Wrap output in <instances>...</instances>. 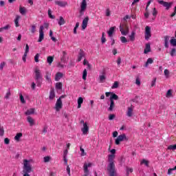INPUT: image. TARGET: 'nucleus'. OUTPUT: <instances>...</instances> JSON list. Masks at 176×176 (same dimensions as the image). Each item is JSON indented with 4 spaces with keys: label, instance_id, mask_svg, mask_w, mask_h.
<instances>
[{
    "label": "nucleus",
    "instance_id": "nucleus-1",
    "mask_svg": "<svg viewBox=\"0 0 176 176\" xmlns=\"http://www.w3.org/2000/svg\"><path fill=\"white\" fill-rule=\"evenodd\" d=\"M111 154L108 155L109 164L107 166V171L110 176H116V168L115 166V153L116 150L113 148L110 150Z\"/></svg>",
    "mask_w": 176,
    "mask_h": 176
},
{
    "label": "nucleus",
    "instance_id": "nucleus-2",
    "mask_svg": "<svg viewBox=\"0 0 176 176\" xmlns=\"http://www.w3.org/2000/svg\"><path fill=\"white\" fill-rule=\"evenodd\" d=\"M32 171V166H31V164H30V161L28 160H23V176H30V173Z\"/></svg>",
    "mask_w": 176,
    "mask_h": 176
},
{
    "label": "nucleus",
    "instance_id": "nucleus-3",
    "mask_svg": "<svg viewBox=\"0 0 176 176\" xmlns=\"http://www.w3.org/2000/svg\"><path fill=\"white\" fill-rule=\"evenodd\" d=\"M34 79L36 82L38 87H41V85H42V72L38 68L36 67L34 69Z\"/></svg>",
    "mask_w": 176,
    "mask_h": 176
},
{
    "label": "nucleus",
    "instance_id": "nucleus-4",
    "mask_svg": "<svg viewBox=\"0 0 176 176\" xmlns=\"http://www.w3.org/2000/svg\"><path fill=\"white\" fill-rule=\"evenodd\" d=\"M120 31L122 34V35H127L129 34V26H127V24L123 23L120 25Z\"/></svg>",
    "mask_w": 176,
    "mask_h": 176
},
{
    "label": "nucleus",
    "instance_id": "nucleus-5",
    "mask_svg": "<svg viewBox=\"0 0 176 176\" xmlns=\"http://www.w3.org/2000/svg\"><path fill=\"white\" fill-rule=\"evenodd\" d=\"M129 139H127V136H126V134L123 133L122 135H120L116 139V145H120V142H122V141H127Z\"/></svg>",
    "mask_w": 176,
    "mask_h": 176
},
{
    "label": "nucleus",
    "instance_id": "nucleus-6",
    "mask_svg": "<svg viewBox=\"0 0 176 176\" xmlns=\"http://www.w3.org/2000/svg\"><path fill=\"white\" fill-rule=\"evenodd\" d=\"M87 8V2L86 0H82L80 4V16H83L85 11Z\"/></svg>",
    "mask_w": 176,
    "mask_h": 176
},
{
    "label": "nucleus",
    "instance_id": "nucleus-7",
    "mask_svg": "<svg viewBox=\"0 0 176 176\" xmlns=\"http://www.w3.org/2000/svg\"><path fill=\"white\" fill-rule=\"evenodd\" d=\"M158 3H160V5H162V6H164V8H166V10H168V9H170V8H171V6H173V2H166L164 1L163 0H158L157 1Z\"/></svg>",
    "mask_w": 176,
    "mask_h": 176
},
{
    "label": "nucleus",
    "instance_id": "nucleus-8",
    "mask_svg": "<svg viewBox=\"0 0 176 176\" xmlns=\"http://www.w3.org/2000/svg\"><path fill=\"white\" fill-rule=\"evenodd\" d=\"M92 166L91 163H85L83 166L84 168V176H89L90 174V170H89V167H91Z\"/></svg>",
    "mask_w": 176,
    "mask_h": 176
},
{
    "label": "nucleus",
    "instance_id": "nucleus-9",
    "mask_svg": "<svg viewBox=\"0 0 176 176\" xmlns=\"http://www.w3.org/2000/svg\"><path fill=\"white\" fill-rule=\"evenodd\" d=\"M152 36L151 34V28L149 26H146L145 28V33H144V38L146 41H149V38Z\"/></svg>",
    "mask_w": 176,
    "mask_h": 176
},
{
    "label": "nucleus",
    "instance_id": "nucleus-10",
    "mask_svg": "<svg viewBox=\"0 0 176 176\" xmlns=\"http://www.w3.org/2000/svg\"><path fill=\"white\" fill-rule=\"evenodd\" d=\"M43 25H41L39 28V38L38 40V42H42L43 39H45V34L43 32Z\"/></svg>",
    "mask_w": 176,
    "mask_h": 176
},
{
    "label": "nucleus",
    "instance_id": "nucleus-11",
    "mask_svg": "<svg viewBox=\"0 0 176 176\" xmlns=\"http://www.w3.org/2000/svg\"><path fill=\"white\" fill-rule=\"evenodd\" d=\"M61 108H63V101H61V98H59L55 104V109L57 112H58Z\"/></svg>",
    "mask_w": 176,
    "mask_h": 176
},
{
    "label": "nucleus",
    "instance_id": "nucleus-12",
    "mask_svg": "<svg viewBox=\"0 0 176 176\" xmlns=\"http://www.w3.org/2000/svg\"><path fill=\"white\" fill-rule=\"evenodd\" d=\"M133 111H134V106L131 104V107H129L127 108L126 116H128V118H131V116H133Z\"/></svg>",
    "mask_w": 176,
    "mask_h": 176
},
{
    "label": "nucleus",
    "instance_id": "nucleus-13",
    "mask_svg": "<svg viewBox=\"0 0 176 176\" xmlns=\"http://www.w3.org/2000/svg\"><path fill=\"white\" fill-rule=\"evenodd\" d=\"M55 4L60 8H65L68 5V3L67 1H56Z\"/></svg>",
    "mask_w": 176,
    "mask_h": 176
},
{
    "label": "nucleus",
    "instance_id": "nucleus-14",
    "mask_svg": "<svg viewBox=\"0 0 176 176\" xmlns=\"http://www.w3.org/2000/svg\"><path fill=\"white\" fill-rule=\"evenodd\" d=\"M89 23V16L85 17L82 21V28L86 30L87 28V23Z\"/></svg>",
    "mask_w": 176,
    "mask_h": 176
},
{
    "label": "nucleus",
    "instance_id": "nucleus-15",
    "mask_svg": "<svg viewBox=\"0 0 176 176\" xmlns=\"http://www.w3.org/2000/svg\"><path fill=\"white\" fill-rule=\"evenodd\" d=\"M164 47H166V49H168V41H170V36H164Z\"/></svg>",
    "mask_w": 176,
    "mask_h": 176
},
{
    "label": "nucleus",
    "instance_id": "nucleus-16",
    "mask_svg": "<svg viewBox=\"0 0 176 176\" xmlns=\"http://www.w3.org/2000/svg\"><path fill=\"white\" fill-rule=\"evenodd\" d=\"M81 131H82V134L84 135H86L87 134V133H89V126H87V124H84Z\"/></svg>",
    "mask_w": 176,
    "mask_h": 176
},
{
    "label": "nucleus",
    "instance_id": "nucleus-17",
    "mask_svg": "<svg viewBox=\"0 0 176 176\" xmlns=\"http://www.w3.org/2000/svg\"><path fill=\"white\" fill-rule=\"evenodd\" d=\"M151 52V43H148L146 44V47L144 49V54H148Z\"/></svg>",
    "mask_w": 176,
    "mask_h": 176
},
{
    "label": "nucleus",
    "instance_id": "nucleus-18",
    "mask_svg": "<svg viewBox=\"0 0 176 176\" xmlns=\"http://www.w3.org/2000/svg\"><path fill=\"white\" fill-rule=\"evenodd\" d=\"M34 113H35V109H30L25 111V115L30 116V115H34Z\"/></svg>",
    "mask_w": 176,
    "mask_h": 176
},
{
    "label": "nucleus",
    "instance_id": "nucleus-19",
    "mask_svg": "<svg viewBox=\"0 0 176 176\" xmlns=\"http://www.w3.org/2000/svg\"><path fill=\"white\" fill-rule=\"evenodd\" d=\"M64 74H63V73L58 72L56 73V76H55V80L56 82H58V80H60V79H61V78H63Z\"/></svg>",
    "mask_w": 176,
    "mask_h": 176
},
{
    "label": "nucleus",
    "instance_id": "nucleus-20",
    "mask_svg": "<svg viewBox=\"0 0 176 176\" xmlns=\"http://www.w3.org/2000/svg\"><path fill=\"white\" fill-rule=\"evenodd\" d=\"M27 120L28 123L30 124V126H34L35 125V120L32 119V117L28 116L27 118Z\"/></svg>",
    "mask_w": 176,
    "mask_h": 176
},
{
    "label": "nucleus",
    "instance_id": "nucleus-21",
    "mask_svg": "<svg viewBox=\"0 0 176 176\" xmlns=\"http://www.w3.org/2000/svg\"><path fill=\"white\" fill-rule=\"evenodd\" d=\"M149 64H153V59L152 58H148L147 59V61L146 62L144 67H145L146 68H148Z\"/></svg>",
    "mask_w": 176,
    "mask_h": 176
},
{
    "label": "nucleus",
    "instance_id": "nucleus-22",
    "mask_svg": "<svg viewBox=\"0 0 176 176\" xmlns=\"http://www.w3.org/2000/svg\"><path fill=\"white\" fill-rule=\"evenodd\" d=\"M85 57V52H83L82 50H80V52L78 54V61H82V58Z\"/></svg>",
    "mask_w": 176,
    "mask_h": 176
},
{
    "label": "nucleus",
    "instance_id": "nucleus-23",
    "mask_svg": "<svg viewBox=\"0 0 176 176\" xmlns=\"http://www.w3.org/2000/svg\"><path fill=\"white\" fill-rule=\"evenodd\" d=\"M111 94L112 95L110 96V101H113V100H119V96L116 95V94H113V92H111Z\"/></svg>",
    "mask_w": 176,
    "mask_h": 176
},
{
    "label": "nucleus",
    "instance_id": "nucleus-24",
    "mask_svg": "<svg viewBox=\"0 0 176 176\" xmlns=\"http://www.w3.org/2000/svg\"><path fill=\"white\" fill-rule=\"evenodd\" d=\"M54 97H56V94L54 93V89H51L50 92V100H54Z\"/></svg>",
    "mask_w": 176,
    "mask_h": 176
},
{
    "label": "nucleus",
    "instance_id": "nucleus-25",
    "mask_svg": "<svg viewBox=\"0 0 176 176\" xmlns=\"http://www.w3.org/2000/svg\"><path fill=\"white\" fill-rule=\"evenodd\" d=\"M114 31H115V28L114 27H111V28H110V29L107 32V34H108V35H109V36L110 38H111V36L113 35Z\"/></svg>",
    "mask_w": 176,
    "mask_h": 176
},
{
    "label": "nucleus",
    "instance_id": "nucleus-26",
    "mask_svg": "<svg viewBox=\"0 0 176 176\" xmlns=\"http://www.w3.org/2000/svg\"><path fill=\"white\" fill-rule=\"evenodd\" d=\"M51 76H52V74L49 72H45V78L46 80H47V82H52V78H50Z\"/></svg>",
    "mask_w": 176,
    "mask_h": 176
},
{
    "label": "nucleus",
    "instance_id": "nucleus-27",
    "mask_svg": "<svg viewBox=\"0 0 176 176\" xmlns=\"http://www.w3.org/2000/svg\"><path fill=\"white\" fill-rule=\"evenodd\" d=\"M63 56L60 59L61 63H65L67 61V52L65 51L63 52Z\"/></svg>",
    "mask_w": 176,
    "mask_h": 176
},
{
    "label": "nucleus",
    "instance_id": "nucleus-28",
    "mask_svg": "<svg viewBox=\"0 0 176 176\" xmlns=\"http://www.w3.org/2000/svg\"><path fill=\"white\" fill-rule=\"evenodd\" d=\"M58 25H64L65 24V20L63 16L59 17V20L58 21Z\"/></svg>",
    "mask_w": 176,
    "mask_h": 176
},
{
    "label": "nucleus",
    "instance_id": "nucleus-29",
    "mask_svg": "<svg viewBox=\"0 0 176 176\" xmlns=\"http://www.w3.org/2000/svg\"><path fill=\"white\" fill-rule=\"evenodd\" d=\"M129 38L131 42H134V41H135V32L133 31L131 32V35H129Z\"/></svg>",
    "mask_w": 176,
    "mask_h": 176
},
{
    "label": "nucleus",
    "instance_id": "nucleus-30",
    "mask_svg": "<svg viewBox=\"0 0 176 176\" xmlns=\"http://www.w3.org/2000/svg\"><path fill=\"white\" fill-rule=\"evenodd\" d=\"M113 108H115V102L114 101H110V107L108 109V111H113Z\"/></svg>",
    "mask_w": 176,
    "mask_h": 176
},
{
    "label": "nucleus",
    "instance_id": "nucleus-31",
    "mask_svg": "<svg viewBox=\"0 0 176 176\" xmlns=\"http://www.w3.org/2000/svg\"><path fill=\"white\" fill-rule=\"evenodd\" d=\"M19 20H20V16L16 15V19H14L15 27H20V24H19Z\"/></svg>",
    "mask_w": 176,
    "mask_h": 176
},
{
    "label": "nucleus",
    "instance_id": "nucleus-32",
    "mask_svg": "<svg viewBox=\"0 0 176 176\" xmlns=\"http://www.w3.org/2000/svg\"><path fill=\"white\" fill-rule=\"evenodd\" d=\"M23 137V133H16V136L14 137V140L16 141H20V138Z\"/></svg>",
    "mask_w": 176,
    "mask_h": 176
},
{
    "label": "nucleus",
    "instance_id": "nucleus-33",
    "mask_svg": "<svg viewBox=\"0 0 176 176\" xmlns=\"http://www.w3.org/2000/svg\"><path fill=\"white\" fill-rule=\"evenodd\" d=\"M141 164H144L146 166V167H149V161L145 160V159H143L141 162H140Z\"/></svg>",
    "mask_w": 176,
    "mask_h": 176
},
{
    "label": "nucleus",
    "instance_id": "nucleus-34",
    "mask_svg": "<svg viewBox=\"0 0 176 176\" xmlns=\"http://www.w3.org/2000/svg\"><path fill=\"white\" fill-rule=\"evenodd\" d=\"M53 60H54V58L53 56H48L47 58V63H48V64L51 65L52 63H53Z\"/></svg>",
    "mask_w": 176,
    "mask_h": 176
},
{
    "label": "nucleus",
    "instance_id": "nucleus-35",
    "mask_svg": "<svg viewBox=\"0 0 176 176\" xmlns=\"http://www.w3.org/2000/svg\"><path fill=\"white\" fill-rule=\"evenodd\" d=\"M56 89L58 90H61L63 89V83L62 82H56Z\"/></svg>",
    "mask_w": 176,
    "mask_h": 176
},
{
    "label": "nucleus",
    "instance_id": "nucleus-36",
    "mask_svg": "<svg viewBox=\"0 0 176 176\" xmlns=\"http://www.w3.org/2000/svg\"><path fill=\"white\" fill-rule=\"evenodd\" d=\"M87 77V69H85L82 72V79L86 80V78Z\"/></svg>",
    "mask_w": 176,
    "mask_h": 176
},
{
    "label": "nucleus",
    "instance_id": "nucleus-37",
    "mask_svg": "<svg viewBox=\"0 0 176 176\" xmlns=\"http://www.w3.org/2000/svg\"><path fill=\"white\" fill-rule=\"evenodd\" d=\"M11 94H12L10 93V89H8V91L4 97L6 98V100H9V98L10 97Z\"/></svg>",
    "mask_w": 176,
    "mask_h": 176
},
{
    "label": "nucleus",
    "instance_id": "nucleus-38",
    "mask_svg": "<svg viewBox=\"0 0 176 176\" xmlns=\"http://www.w3.org/2000/svg\"><path fill=\"white\" fill-rule=\"evenodd\" d=\"M101 42L102 43H105V42H107V39L105 38V32L102 33Z\"/></svg>",
    "mask_w": 176,
    "mask_h": 176
},
{
    "label": "nucleus",
    "instance_id": "nucleus-39",
    "mask_svg": "<svg viewBox=\"0 0 176 176\" xmlns=\"http://www.w3.org/2000/svg\"><path fill=\"white\" fill-rule=\"evenodd\" d=\"M118 87H119V82L115 81L111 87V89H118Z\"/></svg>",
    "mask_w": 176,
    "mask_h": 176
},
{
    "label": "nucleus",
    "instance_id": "nucleus-40",
    "mask_svg": "<svg viewBox=\"0 0 176 176\" xmlns=\"http://www.w3.org/2000/svg\"><path fill=\"white\" fill-rule=\"evenodd\" d=\"M170 54L171 57H174V56H176V50L175 48H173L170 52Z\"/></svg>",
    "mask_w": 176,
    "mask_h": 176
},
{
    "label": "nucleus",
    "instance_id": "nucleus-41",
    "mask_svg": "<svg viewBox=\"0 0 176 176\" xmlns=\"http://www.w3.org/2000/svg\"><path fill=\"white\" fill-rule=\"evenodd\" d=\"M99 79H100V83H103L105 79H106V77H105L104 75H102V76H99Z\"/></svg>",
    "mask_w": 176,
    "mask_h": 176
},
{
    "label": "nucleus",
    "instance_id": "nucleus-42",
    "mask_svg": "<svg viewBox=\"0 0 176 176\" xmlns=\"http://www.w3.org/2000/svg\"><path fill=\"white\" fill-rule=\"evenodd\" d=\"M5 134V129H3V126L0 128V137H3Z\"/></svg>",
    "mask_w": 176,
    "mask_h": 176
},
{
    "label": "nucleus",
    "instance_id": "nucleus-43",
    "mask_svg": "<svg viewBox=\"0 0 176 176\" xmlns=\"http://www.w3.org/2000/svg\"><path fill=\"white\" fill-rule=\"evenodd\" d=\"M19 12H20L21 14H25V8L21 7L19 8Z\"/></svg>",
    "mask_w": 176,
    "mask_h": 176
},
{
    "label": "nucleus",
    "instance_id": "nucleus-44",
    "mask_svg": "<svg viewBox=\"0 0 176 176\" xmlns=\"http://www.w3.org/2000/svg\"><path fill=\"white\" fill-rule=\"evenodd\" d=\"M170 43L172 46H176V39L175 38H171L170 41Z\"/></svg>",
    "mask_w": 176,
    "mask_h": 176
},
{
    "label": "nucleus",
    "instance_id": "nucleus-45",
    "mask_svg": "<svg viewBox=\"0 0 176 176\" xmlns=\"http://www.w3.org/2000/svg\"><path fill=\"white\" fill-rule=\"evenodd\" d=\"M19 97H20L21 102H22V104H25V100H24V96H23V94H20Z\"/></svg>",
    "mask_w": 176,
    "mask_h": 176
},
{
    "label": "nucleus",
    "instance_id": "nucleus-46",
    "mask_svg": "<svg viewBox=\"0 0 176 176\" xmlns=\"http://www.w3.org/2000/svg\"><path fill=\"white\" fill-rule=\"evenodd\" d=\"M36 26L35 25H32L31 32L32 34H35V32L36 31Z\"/></svg>",
    "mask_w": 176,
    "mask_h": 176
},
{
    "label": "nucleus",
    "instance_id": "nucleus-47",
    "mask_svg": "<svg viewBox=\"0 0 176 176\" xmlns=\"http://www.w3.org/2000/svg\"><path fill=\"white\" fill-rule=\"evenodd\" d=\"M130 173H133V168L126 167V175H129Z\"/></svg>",
    "mask_w": 176,
    "mask_h": 176
},
{
    "label": "nucleus",
    "instance_id": "nucleus-48",
    "mask_svg": "<svg viewBox=\"0 0 176 176\" xmlns=\"http://www.w3.org/2000/svg\"><path fill=\"white\" fill-rule=\"evenodd\" d=\"M168 149L172 150V151H175V149H176V144H175V145H170L168 147Z\"/></svg>",
    "mask_w": 176,
    "mask_h": 176
},
{
    "label": "nucleus",
    "instance_id": "nucleus-49",
    "mask_svg": "<svg viewBox=\"0 0 176 176\" xmlns=\"http://www.w3.org/2000/svg\"><path fill=\"white\" fill-rule=\"evenodd\" d=\"M120 41L122 43H127V38H126V37L124 36H121L120 37Z\"/></svg>",
    "mask_w": 176,
    "mask_h": 176
},
{
    "label": "nucleus",
    "instance_id": "nucleus-50",
    "mask_svg": "<svg viewBox=\"0 0 176 176\" xmlns=\"http://www.w3.org/2000/svg\"><path fill=\"white\" fill-rule=\"evenodd\" d=\"M39 54H36L34 56V61L36 63H39Z\"/></svg>",
    "mask_w": 176,
    "mask_h": 176
},
{
    "label": "nucleus",
    "instance_id": "nucleus-51",
    "mask_svg": "<svg viewBox=\"0 0 176 176\" xmlns=\"http://www.w3.org/2000/svg\"><path fill=\"white\" fill-rule=\"evenodd\" d=\"M171 96H173V93L171 91V89L168 90V91L166 92V97H171Z\"/></svg>",
    "mask_w": 176,
    "mask_h": 176
},
{
    "label": "nucleus",
    "instance_id": "nucleus-52",
    "mask_svg": "<svg viewBox=\"0 0 176 176\" xmlns=\"http://www.w3.org/2000/svg\"><path fill=\"white\" fill-rule=\"evenodd\" d=\"M44 162L45 163H47L49 162H50V156H46V157H44Z\"/></svg>",
    "mask_w": 176,
    "mask_h": 176
},
{
    "label": "nucleus",
    "instance_id": "nucleus-53",
    "mask_svg": "<svg viewBox=\"0 0 176 176\" xmlns=\"http://www.w3.org/2000/svg\"><path fill=\"white\" fill-rule=\"evenodd\" d=\"M48 16L50 19H54V16L52 14V10H48Z\"/></svg>",
    "mask_w": 176,
    "mask_h": 176
},
{
    "label": "nucleus",
    "instance_id": "nucleus-54",
    "mask_svg": "<svg viewBox=\"0 0 176 176\" xmlns=\"http://www.w3.org/2000/svg\"><path fill=\"white\" fill-rule=\"evenodd\" d=\"M4 143L6 144V145H9V144H10V140H9V138H6L4 139Z\"/></svg>",
    "mask_w": 176,
    "mask_h": 176
},
{
    "label": "nucleus",
    "instance_id": "nucleus-55",
    "mask_svg": "<svg viewBox=\"0 0 176 176\" xmlns=\"http://www.w3.org/2000/svg\"><path fill=\"white\" fill-rule=\"evenodd\" d=\"M116 116L115 114H110L109 116V120H113L114 118H116Z\"/></svg>",
    "mask_w": 176,
    "mask_h": 176
},
{
    "label": "nucleus",
    "instance_id": "nucleus-56",
    "mask_svg": "<svg viewBox=\"0 0 176 176\" xmlns=\"http://www.w3.org/2000/svg\"><path fill=\"white\" fill-rule=\"evenodd\" d=\"M106 16L107 17H109V16H111V10H109V8H107L106 10Z\"/></svg>",
    "mask_w": 176,
    "mask_h": 176
},
{
    "label": "nucleus",
    "instance_id": "nucleus-57",
    "mask_svg": "<svg viewBox=\"0 0 176 176\" xmlns=\"http://www.w3.org/2000/svg\"><path fill=\"white\" fill-rule=\"evenodd\" d=\"M29 52H30V46H28V44H26L25 53L26 54H28Z\"/></svg>",
    "mask_w": 176,
    "mask_h": 176
},
{
    "label": "nucleus",
    "instance_id": "nucleus-58",
    "mask_svg": "<svg viewBox=\"0 0 176 176\" xmlns=\"http://www.w3.org/2000/svg\"><path fill=\"white\" fill-rule=\"evenodd\" d=\"M80 151L81 152V156H85V149L83 148H82V146L80 147Z\"/></svg>",
    "mask_w": 176,
    "mask_h": 176
},
{
    "label": "nucleus",
    "instance_id": "nucleus-59",
    "mask_svg": "<svg viewBox=\"0 0 176 176\" xmlns=\"http://www.w3.org/2000/svg\"><path fill=\"white\" fill-rule=\"evenodd\" d=\"M28 54L24 53V54H23V57H22V60H23V61L24 63H25V62L27 61L26 57H27V55H28Z\"/></svg>",
    "mask_w": 176,
    "mask_h": 176
},
{
    "label": "nucleus",
    "instance_id": "nucleus-60",
    "mask_svg": "<svg viewBox=\"0 0 176 176\" xmlns=\"http://www.w3.org/2000/svg\"><path fill=\"white\" fill-rule=\"evenodd\" d=\"M78 104H83V98L82 97L78 98Z\"/></svg>",
    "mask_w": 176,
    "mask_h": 176
},
{
    "label": "nucleus",
    "instance_id": "nucleus-61",
    "mask_svg": "<svg viewBox=\"0 0 176 176\" xmlns=\"http://www.w3.org/2000/svg\"><path fill=\"white\" fill-rule=\"evenodd\" d=\"M135 84L138 85V86H140L141 85V80H140V78H136Z\"/></svg>",
    "mask_w": 176,
    "mask_h": 176
},
{
    "label": "nucleus",
    "instance_id": "nucleus-62",
    "mask_svg": "<svg viewBox=\"0 0 176 176\" xmlns=\"http://www.w3.org/2000/svg\"><path fill=\"white\" fill-rule=\"evenodd\" d=\"M165 76H168L170 75V72L168 69H166L164 72Z\"/></svg>",
    "mask_w": 176,
    "mask_h": 176
},
{
    "label": "nucleus",
    "instance_id": "nucleus-63",
    "mask_svg": "<svg viewBox=\"0 0 176 176\" xmlns=\"http://www.w3.org/2000/svg\"><path fill=\"white\" fill-rule=\"evenodd\" d=\"M6 65V63L5 62H2L0 65V69L2 71V69H3V67Z\"/></svg>",
    "mask_w": 176,
    "mask_h": 176
},
{
    "label": "nucleus",
    "instance_id": "nucleus-64",
    "mask_svg": "<svg viewBox=\"0 0 176 176\" xmlns=\"http://www.w3.org/2000/svg\"><path fill=\"white\" fill-rule=\"evenodd\" d=\"M156 85V78H153V80L151 82V87H153Z\"/></svg>",
    "mask_w": 176,
    "mask_h": 176
}]
</instances>
